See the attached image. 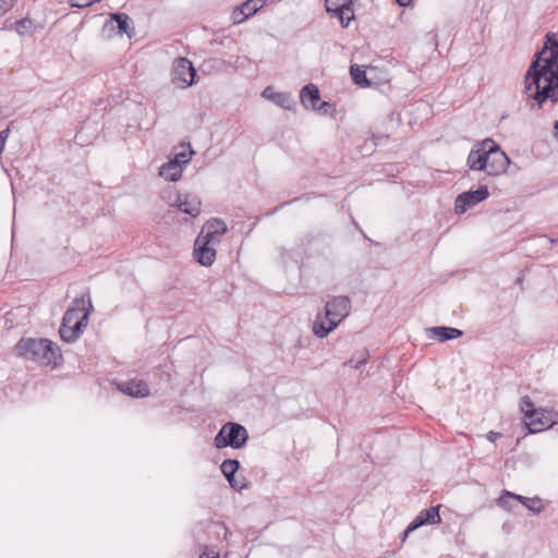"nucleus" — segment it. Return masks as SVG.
<instances>
[{
	"mask_svg": "<svg viewBox=\"0 0 558 558\" xmlns=\"http://www.w3.org/2000/svg\"><path fill=\"white\" fill-rule=\"evenodd\" d=\"M327 13L337 17L343 27H348L350 21L354 19L352 7L333 9Z\"/></svg>",
	"mask_w": 558,
	"mask_h": 558,
	"instance_id": "obj_24",
	"label": "nucleus"
},
{
	"mask_svg": "<svg viewBox=\"0 0 558 558\" xmlns=\"http://www.w3.org/2000/svg\"><path fill=\"white\" fill-rule=\"evenodd\" d=\"M262 96L283 109H292L294 106V100L290 93L275 92L270 86L263 90Z\"/></svg>",
	"mask_w": 558,
	"mask_h": 558,
	"instance_id": "obj_16",
	"label": "nucleus"
},
{
	"mask_svg": "<svg viewBox=\"0 0 558 558\" xmlns=\"http://www.w3.org/2000/svg\"><path fill=\"white\" fill-rule=\"evenodd\" d=\"M313 110H316L324 116H333L336 108L335 105L329 101H319Z\"/></svg>",
	"mask_w": 558,
	"mask_h": 558,
	"instance_id": "obj_30",
	"label": "nucleus"
},
{
	"mask_svg": "<svg viewBox=\"0 0 558 558\" xmlns=\"http://www.w3.org/2000/svg\"><path fill=\"white\" fill-rule=\"evenodd\" d=\"M239 468L240 462L235 459H226L220 465V470L222 473L236 472Z\"/></svg>",
	"mask_w": 558,
	"mask_h": 558,
	"instance_id": "obj_31",
	"label": "nucleus"
},
{
	"mask_svg": "<svg viewBox=\"0 0 558 558\" xmlns=\"http://www.w3.org/2000/svg\"><path fill=\"white\" fill-rule=\"evenodd\" d=\"M14 350L16 355L45 366L57 367L62 361L60 348L46 338H22Z\"/></svg>",
	"mask_w": 558,
	"mask_h": 558,
	"instance_id": "obj_2",
	"label": "nucleus"
},
{
	"mask_svg": "<svg viewBox=\"0 0 558 558\" xmlns=\"http://www.w3.org/2000/svg\"><path fill=\"white\" fill-rule=\"evenodd\" d=\"M248 439L246 428L234 422H228L222 425L214 438L215 446L219 449L231 447L233 449L243 448Z\"/></svg>",
	"mask_w": 558,
	"mask_h": 558,
	"instance_id": "obj_5",
	"label": "nucleus"
},
{
	"mask_svg": "<svg viewBox=\"0 0 558 558\" xmlns=\"http://www.w3.org/2000/svg\"><path fill=\"white\" fill-rule=\"evenodd\" d=\"M524 95L530 109H542L550 100L558 102V32L544 36L524 77Z\"/></svg>",
	"mask_w": 558,
	"mask_h": 558,
	"instance_id": "obj_1",
	"label": "nucleus"
},
{
	"mask_svg": "<svg viewBox=\"0 0 558 558\" xmlns=\"http://www.w3.org/2000/svg\"><path fill=\"white\" fill-rule=\"evenodd\" d=\"M439 509V505L423 509L410 523V530H416L426 524L439 523L441 521Z\"/></svg>",
	"mask_w": 558,
	"mask_h": 558,
	"instance_id": "obj_12",
	"label": "nucleus"
},
{
	"mask_svg": "<svg viewBox=\"0 0 558 558\" xmlns=\"http://www.w3.org/2000/svg\"><path fill=\"white\" fill-rule=\"evenodd\" d=\"M14 29L20 36H31L36 32V25L33 20L28 17H23L21 20L14 21Z\"/></svg>",
	"mask_w": 558,
	"mask_h": 558,
	"instance_id": "obj_23",
	"label": "nucleus"
},
{
	"mask_svg": "<svg viewBox=\"0 0 558 558\" xmlns=\"http://www.w3.org/2000/svg\"><path fill=\"white\" fill-rule=\"evenodd\" d=\"M546 239L550 242L551 245H558V236L557 238H553V236H547L546 235Z\"/></svg>",
	"mask_w": 558,
	"mask_h": 558,
	"instance_id": "obj_43",
	"label": "nucleus"
},
{
	"mask_svg": "<svg viewBox=\"0 0 558 558\" xmlns=\"http://www.w3.org/2000/svg\"><path fill=\"white\" fill-rule=\"evenodd\" d=\"M159 175L169 182H177L182 177V168L177 162L168 161L160 167Z\"/></svg>",
	"mask_w": 558,
	"mask_h": 558,
	"instance_id": "obj_19",
	"label": "nucleus"
},
{
	"mask_svg": "<svg viewBox=\"0 0 558 558\" xmlns=\"http://www.w3.org/2000/svg\"><path fill=\"white\" fill-rule=\"evenodd\" d=\"M515 283H517V284H522V283H523V277H518V278L515 279Z\"/></svg>",
	"mask_w": 558,
	"mask_h": 558,
	"instance_id": "obj_48",
	"label": "nucleus"
},
{
	"mask_svg": "<svg viewBox=\"0 0 558 558\" xmlns=\"http://www.w3.org/2000/svg\"><path fill=\"white\" fill-rule=\"evenodd\" d=\"M350 74L353 83L360 87H369L371 82L366 76V71L362 65L352 64L350 66Z\"/></svg>",
	"mask_w": 558,
	"mask_h": 558,
	"instance_id": "obj_21",
	"label": "nucleus"
},
{
	"mask_svg": "<svg viewBox=\"0 0 558 558\" xmlns=\"http://www.w3.org/2000/svg\"><path fill=\"white\" fill-rule=\"evenodd\" d=\"M15 0H0V16H2L11 7Z\"/></svg>",
	"mask_w": 558,
	"mask_h": 558,
	"instance_id": "obj_34",
	"label": "nucleus"
},
{
	"mask_svg": "<svg viewBox=\"0 0 558 558\" xmlns=\"http://www.w3.org/2000/svg\"><path fill=\"white\" fill-rule=\"evenodd\" d=\"M267 0H246L239 5V12L241 13V20H246L254 15L259 9L266 4Z\"/></svg>",
	"mask_w": 558,
	"mask_h": 558,
	"instance_id": "obj_20",
	"label": "nucleus"
},
{
	"mask_svg": "<svg viewBox=\"0 0 558 558\" xmlns=\"http://www.w3.org/2000/svg\"><path fill=\"white\" fill-rule=\"evenodd\" d=\"M355 0H326L325 7L327 12H331L333 9L353 7Z\"/></svg>",
	"mask_w": 558,
	"mask_h": 558,
	"instance_id": "obj_29",
	"label": "nucleus"
},
{
	"mask_svg": "<svg viewBox=\"0 0 558 558\" xmlns=\"http://www.w3.org/2000/svg\"><path fill=\"white\" fill-rule=\"evenodd\" d=\"M87 308H80L77 306H71L68 308L62 317V323L59 328V333L64 342H75L84 329L86 328L93 310L90 298H87Z\"/></svg>",
	"mask_w": 558,
	"mask_h": 558,
	"instance_id": "obj_4",
	"label": "nucleus"
},
{
	"mask_svg": "<svg viewBox=\"0 0 558 558\" xmlns=\"http://www.w3.org/2000/svg\"><path fill=\"white\" fill-rule=\"evenodd\" d=\"M232 20L235 24L242 23L244 20H241V13L239 12V7H236L232 12Z\"/></svg>",
	"mask_w": 558,
	"mask_h": 558,
	"instance_id": "obj_36",
	"label": "nucleus"
},
{
	"mask_svg": "<svg viewBox=\"0 0 558 558\" xmlns=\"http://www.w3.org/2000/svg\"><path fill=\"white\" fill-rule=\"evenodd\" d=\"M199 558H219V554H215L214 556L209 557L206 551H204Z\"/></svg>",
	"mask_w": 558,
	"mask_h": 558,
	"instance_id": "obj_45",
	"label": "nucleus"
},
{
	"mask_svg": "<svg viewBox=\"0 0 558 558\" xmlns=\"http://www.w3.org/2000/svg\"><path fill=\"white\" fill-rule=\"evenodd\" d=\"M227 230V225L222 219L211 218L203 227L202 234L204 233L205 239L219 243V236L223 235Z\"/></svg>",
	"mask_w": 558,
	"mask_h": 558,
	"instance_id": "obj_13",
	"label": "nucleus"
},
{
	"mask_svg": "<svg viewBox=\"0 0 558 558\" xmlns=\"http://www.w3.org/2000/svg\"><path fill=\"white\" fill-rule=\"evenodd\" d=\"M368 351L361 350L355 352L350 360H348L344 365L351 366L353 368H360L361 365L365 364L368 360Z\"/></svg>",
	"mask_w": 558,
	"mask_h": 558,
	"instance_id": "obj_28",
	"label": "nucleus"
},
{
	"mask_svg": "<svg viewBox=\"0 0 558 558\" xmlns=\"http://www.w3.org/2000/svg\"><path fill=\"white\" fill-rule=\"evenodd\" d=\"M387 138H388V135H384V134H373L372 135V140L375 145H379L383 140H387Z\"/></svg>",
	"mask_w": 558,
	"mask_h": 558,
	"instance_id": "obj_37",
	"label": "nucleus"
},
{
	"mask_svg": "<svg viewBox=\"0 0 558 558\" xmlns=\"http://www.w3.org/2000/svg\"><path fill=\"white\" fill-rule=\"evenodd\" d=\"M520 410L525 418H532L537 414V410L529 396H524L520 401Z\"/></svg>",
	"mask_w": 558,
	"mask_h": 558,
	"instance_id": "obj_27",
	"label": "nucleus"
},
{
	"mask_svg": "<svg viewBox=\"0 0 558 558\" xmlns=\"http://www.w3.org/2000/svg\"><path fill=\"white\" fill-rule=\"evenodd\" d=\"M2 29H14V21L7 19L1 27Z\"/></svg>",
	"mask_w": 558,
	"mask_h": 558,
	"instance_id": "obj_39",
	"label": "nucleus"
},
{
	"mask_svg": "<svg viewBox=\"0 0 558 558\" xmlns=\"http://www.w3.org/2000/svg\"><path fill=\"white\" fill-rule=\"evenodd\" d=\"M314 238H315V236H314V234H313V233H307V234L305 235V240H306V242H307L308 244L314 240Z\"/></svg>",
	"mask_w": 558,
	"mask_h": 558,
	"instance_id": "obj_46",
	"label": "nucleus"
},
{
	"mask_svg": "<svg viewBox=\"0 0 558 558\" xmlns=\"http://www.w3.org/2000/svg\"><path fill=\"white\" fill-rule=\"evenodd\" d=\"M301 104L305 108L314 109L320 101V93L316 85L310 83L305 85L300 93Z\"/></svg>",
	"mask_w": 558,
	"mask_h": 558,
	"instance_id": "obj_18",
	"label": "nucleus"
},
{
	"mask_svg": "<svg viewBox=\"0 0 558 558\" xmlns=\"http://www.w3.org/2000/svg\"><path fill=\"white\" fill-rule=\"evenodd\" d=\"M217 242H214L204 236H198L194 245V256L197 263L203 266H210L214 264L216 258V250L213 247Z\"/></svg>",
	"mask_w": 558,
	"mask_h": 558,
	"instance_id": "obj_10",
	"label": "nucleus"
},
{
	"mask_svg": "<svg viewBox=\"0 0 558 558\" xmlns=\"http://www.w3.org/2000/svg\"><path fill=\"white\" fill-rule=\"evenodd\" d=\"M485 146L488 147L489 160L486 173L488 175H499L507 171L510 165V158L492 138L485 140Z\"/></svg>",
	"mask_w": 558,
	"mask_h": 558,
	"instance_id": "obj_7",
	"label": "nucleus"
},
{
	"mask_svg": "<svg viewBox=\"0 0 558 558\" xmlns=\"http://www.w3.org/2000/svg\"><path fill=\"white\" fill-rule=\"evenodd\" d=\"M517 494L504 489L497 499V505L506 511H512L513 502L515 501Z\"/></svg>",
	"mask_w": 558,
	"mask_h": 558,
	"instance_id": "obj_26",
	"label": "nucleus"
},
{
	"mask_svg": "<svg viewBox=\"0 0 558 558\" xmlns=\"http://www.w3.org/2000/svg\"><path fill=\"white\" fill-rule=\"evenodd\" d=\"M550 426L551 423L547 417H532L530 418V422L526 423V427L529 429V433L531 434H536L538 432L549 428Z\"/></svg>",
	"mask_w": 558,
	"mask_h": 558,
	"instance_id": "obj_25",
	"label": "nucleus"
},
{
	"mask_svg": "<svg viewBox=\"0 0 558 558\" xmlns=\"http://www.w3.org/2000/svg\"><path fill=\"white\" fill-rule=\"evenodd\" d=\"M489 196L486 185H480L476 190H471L459 194L454 202V210L457 214H463Z\"/></svg>",
	"mask_w": 558,
	"mask_h": 558,
	"instance_id": "obj_8",
	"label": "nucleus"
},
{
	"mask_svg": "<svg viewBox=\"0 0 558 558\" xmlns=\"http://www.w3.org/2000/svg\"><path fill=\"white\" fill-rule=\"evenodd\" d=\"M351 300L347 295L332 296L318 313L313 323V332L318 338L327 337L349 315Z\"/></svg>",
	"mask_w": 558,
	"mask_h": 558,
	"instance_id": "obj_3",
	"label": "nucleus"
},
{
	"mask_svg": "<svg viewBox=\"0 0 558 558\" xmlns=\"http://www.w3.org/2000/svg\"><path fill=\"white\" fill-rule=\"evenodd\" d=\"M488 147L485 146V140L477 143L471 149L466 163L473 171H487V165L489 160Z\"/></svg>",
	"mask_w": 558,
	"mask_h": 558,
	"instance_id": "obj_11",
	"label": "nucleus"
},
{
	"mask_svg": "<svg viewBox=\"0 0 558 558\" xmlns=\"http://www.w3.org/2000/svg\"><path fill=\"white\" fill-rule=\"evenodd\" d=\"M159 373L161 374V376H163L166 378L167 381L170 380V374L169 373H166V372H163L161 369H159Z\"/></svg>",
	"mask_w": 558,
	"mask_h": 558,
	"instance_id": "obj_47",
	"label": "nucleus"
},
{
	"mask_svg": "<svg viewBox=\"0 0 558 558\" xmlns=\"http://www.w3.org/2000/svg\"><path fill=\"white\" fill-rule=\"evenodd\" d=\"M429 338L436 339L439 342L458 339L463 335L461 329L448 326H436L426 329Z\"/></svg>",
	"mask_w": 558,
	"mask_h": 558,
	"instance_id": "obj_15",
	"label": "nucleus"
},
{
	"mask_svg": "<svg viewBox=\"0 0 558 558\" xmlns=\"http://www.w3.org/2000/svg\"><path fill=\"white\" fill-rule=\"evenodd\" d=\"M401 7H407L409 5L412 0H396Z\"/></svg>",
	"mask_w": 558,
	"mask_h": 558,
	"instance_id": "obj_44",
	"label": "nucleus"
},
{
	"mask_svg": "<svg viewBox=\"0 0 558 558\" xmlns=\"http://www.w3.org/2000/svg\"><path fill=\"white\" fill-rule=\"evenodd\" d=\"M515 501L520 502L534 514H538L544 509L539 497H524L517 494Z\"/></svg>",
	"mask_w": 558,
	"mask_h": 558,
	"instance_id": "obj_22",
	"label": "nucleus"
},
{
	"mask_svg": "<svg viewBox=\"0 0 558 558\" xmlns=\"http://www.w3.org/2000/svg\"><path fill=\"white\" fill-rule=\"evenodd\" d=\"M179 210L192 217H196L201 213V199L196 195H179L177 198Z\"/></svg>",
	"mask_w": 558,
	"mask_h": 558,
	"instance_id": "obj_17",
	"label": "nucleus"
},
{
	"mask_svg": "<svg viewBox=\"0 0 558 558\" xmlns=\"http://www.w3.org/2000/svg\"><path fill=\"white\" fill-rule=\"evenodd\" d=\"M553 137H554L556 141H558V131H556V130L554 131V133H553Z\"/></svg>",
	"mask_w": 558,
	"mask_h": 558,
	"instance_id": "obj_49",
	"label": "nucleus"
},
{
	"mask_svg": "<svg viewBox=\"0 0 558 558\" xmlns=\"http://www.w3.org/2000/svg\"><path fill=\"white\" fill-rule=\"evenodd\" d=\"M108 28L110 32L117 28L118 34H125L129 38L135 35V27L131 17L122 12L110 14V20L105 23L102 31L106 32Z\"/></svg>",
	"mask_w": 558,
	"mask_h": 558,
	"instance_id": "obj_9",
	"label": "nucleus"
},
{
	"mask_svg": "<svg viewBox=\"0 0 558 558\" xmlns=\"http://www.w3.org/2000/svg\"><path fill=\"white\" fill-rule=\"evenodd\" d=\"M234 484L235 487H232L233 489L235 490H242L243 488L246 487V484L243 483V482H239L236 478H234V482H232Z\"/></svg>",
	"mask_w": 558,
	"mask_h": 558,
	"instance_id": "obj_40",
	"label": "nucleus"
},
{
	"mask_svg": "<svg viewBox=\"0 0 558 558\" xmlns=\"http://www.w3.org/2000/svg\"><path fill=\"white\" fill-rule=\"evenodd\" d=\"M197 72L193 63L184 57H179L173 62L172 83L180 88H186L196 83Z\"/></svg>",
	"mask_w": 558,
	"mask_h": 558,
	"instance_id": "obj_6",
	"label": "nucleus"
},
{
	"mask_svg": "<svg viewBox=\"0 0 558 558\" xmlns=\"http://www.w3.org/2000/svg\"><path fill=\"white\" fill-rule=\"evenodd\" d=\"M235 473L236 472L222 473L225 475V477L227 478V481L229 482L231 487H235L234 484L232 483V482H234Z\"/></svg>",
	"mask_w": 558,
	"mask_h": 558,
	"instance_id": "obj_38",
	"label": "nucleus"
},
{
	"mask_svg": "<svg viewBox=\"0 0 558 558\" xmlns=\"http://www.w3.org/2000/svg\"><path fill=\"white\" fill-rule=\"evenodd\" d=\"M300 198L299 197H295L293 199H290V201H287V202H283L281 203L280 205L276 206L275 208H272L271 210L267 211L266 213V216H271L274 214H276L277 211H279L281 208H283L284 206L289 205V204H292L294 202H298Z\"/></svg>",
	"mask_w": 558,
	"mask_h": 558,
	"instance_id": "obj_33",
	"label": "nucleus"
},
{
	"mask_svg": "<svg viewBox=\"0 0 558 558\" xmlns=\"http://www.w3.org/2000/svg\"><path fill=\"white\" fill-rule=\"evenodd\" d=\"M192 154V150L190 153L181 151L177 154L174 158L170 160V162H177L182 168V165H186L190 162Z\"/></svg>",
	"mask_w": 558,
	"mask_h": 558,
	"instance_id": "obj_32",
	"label": "nucleus"
},
{
	"mask_svg": "<svg viewBox=\"0 0 558 558\" xmlns=\"http://www.w3.org/2000/svg\"><path fill=\"white\" fill-rule=\"evenodd\" d=\"M118 389L124 395L143 398L149 395L148 385L144 380H129L118 384Z\"/></svg>",
	"mask_w": 558,
	"mask_h": 558,
	"instance_id": "obj_14",
	"label": "nucleus"
},
{
	"mask_svg": "<svg viewBox=\"0 0 558 558\" xmlns=\"http://www.w3.org/2000/svg\"><path fill=\"white\" fill-rule=\"evenodd\" d=\"M501 437V434L498 432L490 430L486 434V438L490 442H495L497 439Z\"/></svg>",
	"mask_w": 558,
	"mask_h": 558,
	"instance_id": "obj_35",
	"label": "nucleus"
},
{
	"mask_svg": "<svg viewBox=\"0 0 558 558\" xmlns=\"http://www.w3.org/2000/svg\"><path fill=\"white\" fill-rule=\"evenodd\" d=\"M554 130L558 131V120L554 121Z\"/></svg>",
	"mask_w": 558,
	"mask_h": 558,
	"instance_id": "obj_50",
	"label": "nucleus"
},
{
	"mask_svg": "<svg viewBox=\"0 0 558 558\" xmlns=\"http://www.w3.org/2000/svg\"><path fill=\"white\" fill-rule=\"evenodd\" d=\"M414 530H410V524L408 525V527L403 531L402 533V537H401V541L404 542L405 538L409 536L410 533H412Z\"/></svg>",
	"mask_w": 558,
	"mask_h": 558,
	"instance_id": "obj_42",
	"label": "nucleus"
},
{
	"mask_svg": "<svg viewBox=\"0 0 558 558\" xmlns=\"http://www.w3.org/2000/svg\"><path fill=\"white\" fill-rule=\"evenodd\" d=\"M9 132H10V129H5L3 131L0 132V140L1 142L4 144L5 143V140L8 138L9 136Z\"/></svg>",
	"mask_w": 558,
	"mask_h": 558,
	"instance_id": "obj_41",
	"label": "nucleus"
}]
</instances>
